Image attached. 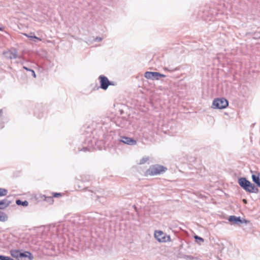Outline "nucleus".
I'll use <instances>...</instances> for the list:
<instances>
[{
    "mask_svg": "<svg viewBox=\"0 0 260 260\" xmlns=\"http://www.w3.org/2000/svg\"><path fill=\"white\" fill-rule=\"evenodd\" d=\"M165 70L168 71H172L173 70H169L168 68H165Z\"/></svg>",
    "mask_w": 260,
    "mask_h": 260,
    "instance_id": "29",
    "label": "nucleus"
},
{
    "mask_svg": "<svg viewBox=\"0 0 260 260\" xmlns=\"http://www.w3.org/2000/svg\"><path fill=\"white\" fill-rule=\"evenodd\" d=\"M120 141L124 144L129 145H135L137 144L136 140L127 137H122L121 138Z\"/></svg>",
    "mask_w": 260,
    "mask_h": 260,
    "instance_id": "7",
    "label": "nucleus"
},
{
    "mask_svg": "<svg viewBox=\"0 0 260 260\" xmlns=\"http://www.w3.org/2000/svg\"><path fill=\"white\" fill-rule=\"evenodd\" d=\"M2 113H3V110L1 109L0 110V116L2 115Z\"/></svg>",
    "mask_w": 260,
    "mask_h": 260,
    "instance_id": "28",
    "label": "nucleus"
},
{
    "mask_svg": "<svg viewBox=\"0 0 260 260\" xmlns=\"http://www.w3.org/2000/svg\"><path fill=\"white\" fill-rule=\"evenodd\" d=\"M154 237L160 242H166L171 240L170 236L167 235L161 231H155Z\"/></svg>",
    "mask_w": 260,
    "mask_h": 260,
    "instance_id": "4",
    "label": "nucleus"
},
{
    "mask_svg": "<svg viewBox=\"0 0 260 260\" xmlns=\"http://www.w3.org/2000/svg\"><path fill=\"white\" fill-rule=\"evenodd\" d=\"M8 193V190L5 188H0V197L6 196Z\"/></svg>",
    "mask_w": 260,
    "mask_h": 260,
    "instance_id": "17",
    "label": "nucleus"
},
{
    "mask_svg": "<svg viewBox=\"0 0 260 260\" xmlns=\"http://www.w3.org/2000/svg\"><path fill=\"white\" fill-rule=\"evenodd\" d=\"M103 40V38L101 37H96L94 39V41L101 42Z\"/></svg>",
    "mask_w": 260,
    "mask_h": 260,
    "instance_id": "22",
    "label": "nucleus"
},
{
    "mask_svg": "<svg viewBox=\"0 0 260 260\" xmlns=\"http://www.w3.org/2000/svg\"><path fill=\"white\" fill-rule=\"evenodd\" d=\"M229 221L238 225L243 223L240 217H236L235 216H230L229 218Z\"/></svg>",
    "mask_w": 260,
    "mask_h": 260,
    "instance_id": "9",
    "label": "nucleus"
},
{
    "mask_svg": "<svg viewBox=\"0 0 260 260\" xmlns=\"http://www.w3.org/2000/svg\"><path fill=\"white\" fill-rule=\"evenodd\" d=\"M166 170V168L163 166L156 165L151 166L146 173L148 175H155L165 172Z\"/></svg>",
    "mask_w": 260,
    "mask_h": 260,
    "instance_id": "2",
    "label": "nucleus"
},
{
    "mask_svg": "<svg viewBox=\"0 0 260 260\" xmlns=\"http://www.w3.org/2000/svg\"><path fill=\"white\" fill-rule=\"evenodd\" d=\"M30 72L32 73V75L33 76V77L36 78V75L35 74V71L34 70H31Z\"/></svg>",
    "mask_w": 260,
    "mask_h": 260,
    "instance_id": "24",
    "label": "nucleus"
},
{
    "mask_svg": "<svg viewBox=\"0 0 260 260\" xmlns=\"http://www.w3.org/2000/svg\"><path fill=\"white\" fill-rule=\"evenodd\" d=\"M228 106V102L224 98L217 99L213 101L212 107L217 109H224Z\"/></svg>",
    "mask_w": 260,
    "mask_h": 260,
    "instance_id": "3",
    "label": "nucleus"
},
{
    "mask_svg": "<svg viewBox=\"0 0 260 260\" xmlns=\"http://www.w3.org/2000/svg\"><path fill=\"white\" fill-rule=\"evenodd\" d=\"M21 252L17 250H12L11 251V255L16 258L20 257Z\"/></svg>",
    "mask_w": 260,
    "mask_h": 260,
    "instance_id": "12",
    "label": "nucleus"
},
{
    "mask_svg": "<svg viewBox=\"0 0 260 260\" xmlns=\"http://www.w3.org/2000/svg\"><path fill=\"white\" fill-rule=\"evenodd\" d=\"M99 79L100 80L101 86L100 87L104 90H106L108 88L109 85L112 84L111 82L109 81L108 79L103 75H101L99 77Z\"/></svg>",
    "mask_w": 260,
    "mask_h": 260,
    "instance_id": "5",
    "label": "nucleus"
},
{
    "mask_svg": "<svg viewBox=\"0 0 260 260\" xmlns=\"http://www.w3.org/2000/svg\"><path fill=\"white\" fill-rule=\"evenodd\" d=\"M238 183L241 187L247 192L253 193L258 192V189L245 178L242 177L239 178L238 179Z\"/></svg>",
    "mask_w": 260,
    "mask_h": 260,
    "instance_id": "1",
    "label": "nucleus"
},
{
    "mask_svg": "<svg viewBox=\"0 0 260 260\" xmlns=\"http://www.w3.org/2000/svg\"><path fill=\"white\" fill-rule=\"evenodd\" d=\"M243 202L244 203H245V204H246V203H247V201H246V199H243Z\"/></svg>",
    "mask_w": 260,
    "mask_h": 260,
    "instance_id": "27",
    "label": "nucleus"
},
{
    "mask_svg": "<svg viewBox=\"0 0 260 260\" xmlns=\"http://www.w3.org/2000/svg\"><path fill=\"white\" fill-rule=\"evenodd\" d=\"M252 178L253 181L260 187V179L258 176L255 175H252Z\"/></svg>",
    "mask_w": 260,
    "mask_h": 260,
    "instance_id": "13",
    "label": "nucleus"
},
{
    "mask_svg": "<svg viewBox=\"0 0 260 260\" xmlns=\"http://www.w3.org/2000/svg\"><path fill=\"white\" fill-rule=\"evenodd\" d=\"M166 75L164 74H160L159 73V75H157V78L159 79V77H165Z\"/></svg>",
    "mask_w": 260,
    "mask_h": 260,
    "instance_id": "23",
    "label": "nucleus"
},
{
    "mask_svg": "<svg viewBox=\"0 0 260 260\" xmlns=\"http://www.w3.org/2000/svg\"><path fill=\"white\" fill-rule=\"evenodd\" d=\"M4 28V26L0 27V30H1V31L3 30Z\"/></svg>",
    "mask_w": 260,
    "mask_h": 260,
    "instance_id": "26",
    "label": "nucleus"
},
{
    "mask_svg": "<svg viewBox=\"0 0 260 260\" xmlns=\"http://www.w3.org/2000/svg\"><path fill=\"white\" fill-rule=\"evenodd\" d=\"M25 36H27L28 38H30V39H33V38H35L36 39H37V40H41L40 39H39V38L36 37V36H28L26 34H24Z\"/></svg>",
    "mask_w": 260,
    "mask_h": 260,
    "instance_id": "20",
    "label": "nucleus"
},
{
    "mask_svg": "<svg viewBox=\"0 0 260 260\" xmlns=\"http://www.w3.org/2000/svg\"><path fill=\"white\" fill-rule=\"evenodd\" d=\"M148 157H143L141 159H140L139 164L142 165L145 164L146 161L148 160Z\"/></svg>",
    "mask_w": 260,
    "mask_h": 260,
    "instance_id": "19",
    "label": "nucleus"
},
{
    "mask_svg": "<svg viewBox=\"0 0 260 260\" xmlns=\"http://www.w3.org/2000/svg\"><path fill=\"white\" fill-rule=\"evenodd\" d=\"M53 196L55 198H59L61 196V194L60 193H53Z\"/></svg>",
    "mask_w": 260,
    "mask_h": 260,
    "instance_id": "21",
    "label": "nucleus"
},
{
    "mask_svg": "<svg viewBox=\"0 0 260 260\" xmlns=\"http://www.w3.org/2000/svg\"><path fill=\"white\" fill-rule=\"evenodd\" d=\"M20 257H28L29 260H31L33 258L31 253L28 251L21 252Z\"/></svg>",
    "mask_w": 260,
    "mask_h": 260,
    "instance_id": "11",
    "label": "nucleus"
},
{
    "mask_svg": "<svg viewBox=\"0 0 260 260\" xmlns=\"http://www.w3.org/2000/svg\"><path fill=\"white\" fill-rule=\"evenodd\" d=\"M11 203L7 199H5L0 201V209H4L8 207Z\"/></svg>",
    "mask_w": 260,
    "mask_h": 260,
    "instance_id": "10",
    "label": "nucleus"
},
{
    "mask_svg": "<svg viewBox=\"0 0 260 260\" xmlns=\"http://www.w3.org/2000/svg\"><path fill=\"white\" fill-rule=\"evenodd\" d=\"M45 197L44 200L49 203L50 204H51L53 203V199L52 197H46L45 196H44Z\"/></svg>",
    "mask_w": 260,
    "mask_h": 260,
    "instance_id": "16",
    "label": "nucleus"
},
{
    "mask_svg": "<svg viewBox=\"0 0 260 260\" xmlns=\"http://www.w3.org/2000/svg\"><path fill=\"white\" fill-rule=\"evenodd\" d=\"M16 203L17 205H22L23 206H27L28 205V203L27 201H21L20 200H17L16 201Z\"/></svg>",
    "mask_w": 260,
    "mask_h": 260,
    "instance_id": "15",
    "label": "nucleus"
},
{
    "mask_svg": "<svg viewBox=\"0 0 260 260\" xmlns=\"http://www.w3.org/2000/svg\"><path fill=\"white\" fill-rule=\"evenodd\" d=\"M8 216L4 212H0V221L5 222L8 220Z\"/></svg>",
    "mask_w": 260,
    "mask_h": 260,
    "instance_id": "14",
    "label": "nucleus"
},
{
    "mask_svg": "<svg viewBox=\"0 0 260 260\" xmlns=\"http://www.w3.org/2000/svg\"><path fill=\"white\" fill-rule=\"evenodd\" d=\"M157 75H159V73L158 72H146L145 73L144 76L148 79L158 80Z\"/></svg>",
    "mask_w": 260,
    "mask_h": 260,
    "instance_id": "8",
    "label": "nucleus"
},
{
    "mask_svg": "<svg viewBox=\"0 0 260 260\" xmlns=\"http://www.w3.org/2000/svg\"><path fill=\"white\" fill-rule=\"evenodd\" d=\"M23 68L24 69H25V70L27 71H30H30H31V69H28V68H27V67H24V66L23 67Z\"/></svg>",
    "mask_w": 260,
    "mask_h": 260,
    "instance_id": "25",
    "label": "nucleus"
},
{
    "mask_svg": "<svg viewBox=\"0 0 260 260\" xmlns=\"http://www.w3.org/2000/svg\"><path fill=\"white\" fill-rule=\"evenodd\" d=\"M194 239H196V241L200 244H201V243H203L204 242V239L198 236H195Z\"/></svg>",
    "mask_w": 260,
    "mask_h": 260,
    "instance_id": "18",
    "label": "nucleus"
},
{
    "mask_svg": "<svg viewBox=\"0 0 260 260\" xmlns=\"http://www.w3.org/2000/svg\"><path fill=\"white\" fill-rule=\"evenodd\" d=\"M4 54L5 57L9 59H15L17 57V51L14 48L5 52Z\"/></svg>",
    "mask_w": 260,
    "mask_h": 260,
    "instance_id": "6",
    "label": "nucleus"
}]
</instances>
